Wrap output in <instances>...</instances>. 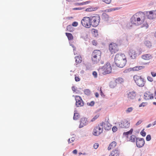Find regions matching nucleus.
Returning a JSON list of instances; mask_svg holds the SVG:
<instances>
[{
	"instance_id": "61",
	"label": "nucleus",
	"mask_w": 156,
	"mask_h": 156,
	"mask_svg": "<svg viewBox=\"0 0 156 156\" xmlns=\"http://www.w3.org/2000/svg\"><path fill=\"white\" fill-rule=\"evenodd\" d=\"M137 77H139V76H137V75H135L133 76V78H137Z\"/></svg>"
},
{
	"instance_id": "15",
	"label": "nucleus",
	"mask_w": 156,
	"mask_h": 156,
	"mask_svg": "<svg viewBox=\"0 0 156 156\" xmlns=\"http://www.w3.org/2000/svg\"><path fill=\"white\" fill-rule=\"evenodd\" d=\"M144 97L146 100L153 99V94L149 91H147L145 93Z\"/></svg>"
},
{
	"instance_id": "44",
	"label": "nucleus",
	"mask_w": 156,
	"mask_h": 156,
	"mask_svg": "<svg viewBox=\"0 0 156 156\" xmlns=\"http://www.w3.org/2000/svg\"><path fill=\"white\" fill-rule=\"evenodd\" d=\"M87 104L88 105L93 106L94 104V101H91L90 103H87Z\"/></svg>"
},
{
	"instance_id": "2",
	"label": "nucleus",
	"mask_w": 156,
	"mask_h": 156,
	"mask_svg": "<svg viewBox=\"0 0 156 156\" xmlns=\"http://www.w3.org/2000/svg\"><path fill=\"white\" fill-rule=\"evenodd\" d=\"M145 20V15L143 13L136 14L133 15L130 19L132 24L139 26L142 24Z\"/></svg>"
},
{
	"instance_id": "11",
	"label": "nucleus",
	"mask_w": 156,
	"mask_h": 156,
	"mask_svg": "<svg viewBox=\"0 0 156 156\" xmlns=\"http://www.w3.org/2000/svg\"><path fill=\"white\" fill-rule=\"evenodd\" d=\"M75 98L76 101V105L77 107H80L83 106V102L80 96H76Z\"/></svg>"
},
{
	"instance_id": "18",
	"label": "nucleus",
	"mask_w": 156,
	"mask_h": 156,
	"mask_svg": "<svg viewBox=\"0 0 156 156\" xmlns=\"http://www.w3.org/2000/svg\"><path fill=\"white\" fill-rule=\"evenodd\" d=\"M87 124V119L85 118H82L81 119L80 121L79 127L81 128Z\"/></svg>"
},
{
	"instance_id": "42",
	"label": "nucleus",
	"mask_w": 156,
	"mask_h": 156,
	"mask_svg": "<svg viewBox=\"0 0 156 156\" xmlns=\"http://www.w3.org/2000/svg\"><path fill=\"white\" fill-rule=\"evenodd\" d=\"M140 134L141 135L143 136H145L146 135V133L144 131V130H142L140 132Z\"/></svg>"
},
{
	"instance_id": "8",
	"label": "nucleus",
	"mask_w": 156,
	"mask_h": 156,
	"mask_svg": "<svg viewBox=\"0 0 156 156\" xmlns=\"http://www.w3.org/2000/svg\"><path fill=\"white\" fill-rule=\"evenodd\" d=\"M102 70L104 71L103 73L104 75L110 73L112 71V68L110 63L107 62L105 64L103 67Z\"/></svg>"
},
{
	"instance_id": "59",
	"label": "nucleus",
	"mask_w": 156,
	"mask_h": 156,
	"mask_svg": "<svg viewBox=\"0 0 156 156\" xmlns=\"http://www.w3.org/2000/svg\"><path fill=\"white\" fill-rule=\"evenodd\" d=\"M80 79H75V80L76 81L78 82L80 80Z\"/></svg>"
},
{
	"instance_id": "48",
	"label": "nucleus",
	"mask_w": 156,
	"mask_h": 156,
	"mask_svg": "<svg viewBox=\"0 0 156 156\" xmlns=\"http://www.w3.org/2000/svg\"><path fill=\"white\" fill-rule=\"evenodd\" d=\"M92 44L94 45H96L97 44V42L96 41L93 40L92 41Z\"/></svg>"
},
{
	"instance_id": "37",
	"label": "nucleus",
	"mask_w": 156,
	"mask_h": 156,
	"mask_svg": "<svg viewBox=\"0 0 156 156\" xmlns=\"http://www.w3.org/2000/svg\"><path fill=\"white\" fill-rule=\"evenodd\" d=\"M99 117V115H95L94 117L91 120V122H93L98 117Z\"/></svg>"
},
{
	"instance_id": "56",
	"label": "nucleus",
	"mask_w": 156,
	"mask_h": 156,
	"mask_svg": "<svg viewBox=\"0 0 156 156\" xmlns=\"http://www.w3.org/2000/svg\"><path fill=\"white\" fill-rule=\"evenodd\" d=\"M66 1L68 2H73V1H76V0H66Z\"/></svg>"
},
{
	"instance_id": "53",
	"label": "nucleus",
	"mask_w": 156,
	"mask_h": 156,
	"mask_svg": "<svg viewBox=\"0 0 156 156\" xmlns=\"http://www.w3.org/2000/svg\"><path fill=\"white\" fill-rule=\"evenodd\" d=\"M77 151L76 150H73V154H77Z\"/></svg>"
},
{
	"instance_id": "33",
	"label": "nucleus",
	"mask_w": 156,
	"mask_h": 156,
	"mask_svg": "<svg viewBox=\"0 0 156 156\" xmlns=\"http://www.w3.org/2000/svg\"><path fill=\"white\" fill-rule=\"evenodd\" d=\"M84 93L85 94L89 95L90 94V91L89 89H86L84 90Z\"/></svg>"
},
{
	"instance_id": "14",
	"label": "nucleus",
	"mask_w": 156,
	"mask_h": 156,
	"mask_svg": "<svg viewBox=\"0 0 156 156\" xmlns=\"http://www.w3.org/2000/svg\"><path fill=\"white\" fill-rule=\"evenodd\" d=\"M147 16L149 19H153L156 18V10L149 11L147 13Z\"/></svg>"
},
{
	"instance_id": "22",
	"label": "nucleus",
	"mask_w": 156,
	"mask_h": 156,
	"mask_svg": "<svg viewBox=\"0 0 156 156\" xmlns=\"http://www.w3.org/2000/svg\"><path fill=\"white\" fill-rule=\"evenodd\" d=\"M144 66H136L132 68V69L134 71H137L144 68Z\"/></svg>"
},
{
	"instance_id": "55",
	"label": "nucleus",
	"mask_w": 156,
	"mask_h": 156,
	"mask_svg": "<svg viewBox=\"0 0 156 156\" xmlns=\"http://www.w3.org/2000/svg\"><path fill=\"white\" fill-rule=\"evenodd\" d=\"M95 95L97 98H98L99 96V94L97 92L96 93H95Z\"/></svg>"
},
{
	"instance_id": "29",
	"label": "nucleus",
	"mask_w": 156,
	"mask_h": 156,
	"mask_svg": "<svg viewBox=\"0 0 156 156\" xmlns=\"http://www.w3.org/2000/svg\"><path fill=\"white\" fill-rule=\"evenodd\" d=\"M144 43L145 44L146 46L148 48H150L151 46V43L149 41H146Z\"/></svg>"
},
{
	"instance_id": "5",
	"label": "nucleus",
	"mask_w": 156,
	"mask_h": 156,
	"mask_svg": "<svg viewBox=\"0 0 156 156\" xmlns=\"http://www.w3.org/2000/svg\"><path fill=\"white\" fill-rule=\"evenodd\" d=\"M90 24L91 26L93 27H97L100 21V17L98 15H95L90 16Z\"/></svg>"
},
{
	"instance_id": "35",
	"label": "nucleus",
	"mask_w": 156,
	"mask_h": 156,
	"mask_svg": "<svg viewBox=\"0 0 156 156\" xmlns=\"http://www.w3.org/2000/svg\"><path fill=\"white\" fill-rule=\"evenodd\" d=\"M133 109V108L132 107L129 108L126 110V112L127 113H129L132 111Z\"/></svg>"
},
{
	"instance_id": "63",
	"label": "nucleus",
	"mask_w": 156,
	"mask_h": 156,
	"mask_svg": "<svg viewBox=\"0 0 156 156\" xmlns=\"http://www.w3.org/2000/svg\"><path fill=\"white\" fill-rule=\"evenodd\" d=\"M153 104L154 105H156V102H153Z\"/></svg>"
},
{
	"instance_id": "38",
	"label": "nucleus",
	"mask_w": 156,
	"mask_h": 156,
	"mask_svg": "<svg viewBox=\"0 0 156 156\" xmlns=\"http://www.w3.org/2000/svg\"><path fill=\"white\" fill-rule=\"evenodd\" d=\"M75 138L74 137H72L70 139H69L68 140L69 143H71L73 142Z\"/></svg>"
},
{
	"instance_id": "30",
	"label": "nucleus",
	"mask_w": 156,
	"mask_h": 156,
	"mask_svg": "<svg viewBox=\"0 0 156 156\" xmlns=\"http://www.w3.org/2000/svg\"><path fill=\"white\" fill-rule=\"evenodd\" d=\"M90 2L89 1H87L85 2H83L82 3H76V5H86L89 4Z\"/></svg>"
},
{
	"instance_id": "20",
	"label": "nucleus",
	"mask_w": 156,
	"mask_h": 156,
	"mask_svg": "<svg viewBox=\"0 0 156 156\" xmlns=\"http://www.w3.org/2000/svg\"><path fill=\"white\" fill-rule=\"evenodd\" d=\"M141 58L145 60H148L151 59L152 56L150 54H147L142 55Z\"/></svg>"
},
{
	"instance_id": "36",
	"label": "nucleus",
	"mask_w": 156,
	"mask_h": 156,
	"mask_svg": "<svg viewBox=\"0 0 156 156\" xmlns=\"http://www.w3.org/2000/svg\"><path fill=\"white\" fill-rule=\"evenodd\" d=\"M149 25L147 22H145L143 25L142 27H145L147 29Z\"/></svg>"
},
{
	"instance_id": "41",
	"label": "nucleus",
	"mask_w": 156,
	"mask_h": 156,
	"mask_svg": "<svg viewBox=\"0 0 156 156\" xmlns=\"http://www.w3.org/2000/svg\"><path fill=\"white\" fill-rule=\"evenodd\" d=\"M112 129L113 132H115L117 131V128L116 126H114L112 128Z\"/></svg>"
},
{
	"instance_id": "24",
	"label": "nucleus",
	"mask_w": 156,
	"mask_h": 156,
	"mask_svg": "<svg viewBox=\"0 0 156 156\" xmlns=\"http://www.w3.org/2000/svg\"><path fill=\"white\" fill-rule=\"evenodd\" d=\"M76 62L77 63H80L82 61V58L80 56H77L75 57Z\"/></svg>"
},
{
	"instance_id": "26",
	"label": "nucleus",
	"mask_w": 156,
	"mask_h": 156,
	"mask_svg": "<svg viewBox=\"0 0 156 156\" xmlns=\"http://www.w3.org/2000/svg\"><path fill=\"white\" fill-rule=\"evenodd\" d=\"M66 30L70 32H72L74 30V28L71 25H69L67 27Z\"/></svg>"
},
{
	"instance_id": "50",
	"label": "nucleus",
	"mask_w": 156,
	"mask_h": 156,
	"mask_svg": "<svg viewBox=\"0 0 156 156\" xmlns=\"http://www.w3.org/2000/svg\"><path fill=\"white\" fill-rule=\"evenodd\" d=\"M72 90L74 92H75L76 91V89L75 87L74 86H73L72 88Z\"/></svg>"
},
{
	"instance_id": "13",
	"label": "nucleus",
	"mask_w": 156,
	"mask_h": 156,
	"mask_svg": "<svg viewBox=\"0 0 156 156\" xmlns=\"http://www.w3.org/2000/svg\"><path fill=\"white\" fill-rule=\"evenodd\" d=\"M134 81L137 85L139 87L144 86L145 83L144 79H135Z\"/></svg>"
},
{
	"instance_id": "47",
	"label": "nucleus",
	"mask_w": 156,
	"mask_h": 156,
	"mask_svg": "<svg viewBox=\"0 0 156 156\" xmlns=\"http://www.w3.org/2000/svg\"><path fill=\"white\" fill-rule=\"evenodd\" d=\"M142 122V121L141 120H140L136 124V126H138Z\"/></svg>"
},
{
	"instance_id": "17",
	"label": "nucleus",
	"mask_w": 156,
	"mask_h": 156,
	"mask_svg": "<svg viewBox=\"0 0 156 156\" xmlns=\"http://www.w3.org/2000/svg\"><path fill=\"white\" fill-rule=\"evenodd\" d=\"M136 95V94L135 92H130L128 93L127 97L129 99H133L135 98Z\"/></svg>"
},
{
	"instance_id": "28",
	"label": "nucleus",
	"mask_w": 156,
	"mask_h": 156,
	"mask_svg": "<svg viewBox=\"0 0 156 156\" xmlns=\"http://www.w3.org/2000/svg\"><path fill=\"white\" fill-rule=\"evenodd\" d=\"M80 117V115L77 112H75L74 114L73 119L74 120H77Z\"/></svg>"
},
{
	"instance_id": "58",
	"label": "nucleus",
	"mask_w": 156,
	"mask_h": 156,
	"mask_svg": "<svg viewBox=\"0 0 156 156\" xmlns=\"http://www.w3.org/2000/svg\"><path fill=\"white\" fill-rule=\"evenodd\" d=\"M151 126V124H150L147 126V128H149V127H150Z\"/></svg>"
},
{
	"instance_id": "1",
	"label": "nucleus",
	"mask_w": 156,
	"mask_h": 156,
	"mask_svg": "<svg viewBox=\"0 0 156 156\" xmlns=\"http://www.w3.org/2000/svg\"><path fill=\"white\" fill-rule=\"evenodd\" d=\"M145 20V15L143 13L136 14L133 15L130 19L132 24L139 26L142 24Z\"/></svg>"
},
{
	"instance_id": "7",
	"label": "nucleus",
	"mask_w": 156,
	"mask_h": 156,
	"mask_svg": "<svg viewBox=\"0 0 156 156\" xmlns=\"http://www.w3.org/2000/svg\"><path fill=\"white\" fill-rule=\"evenodd\" d=\"M82 25L86 28L91 27L90 20V17L85 16L84 17L81 21Z\"/></svg>"
},
{
	"instance_id": "64",
	"label": "nucleus",
	"mask_w": 156,
	"mask_h": 156,
	"mask_svg": "<svg viewBox=\"0 0 156 156\" xmlns=\"http://www.w3.org/2000/svg\"><path fill=\"white\" fill-rule=\"evenodd\" d=\"M112 83V82L110 83V86L111 87H112L111 86V84Z\"/></svg>"
},
{
	"instance_id": "51",
	"label": "nucleus",
	"mask_w": 156,
	"mask_h": 156,
	"mask_svg": "<svg viewBox=\"0 0 156 156\" xmlns=\"http://www.w3.org/2000/svg\"><path fill=\"white\" fill-rule=\"evenodd\" d=\"M151 74L153 77H155L156 76V73H154V72H152L151 73Z\"/></svg>"
},
{
	"instance_id": "31",
	"label": "nucleus",
	"mask_w": 156,
	"mask_h": 156,
	"mask_svg": "<svg viewBox=\"0 0 156 156\" xmlns=\"http://www.w3.org/2000/svg\"><path fill=\"white\" fill-rule=\"evenodd\" d=\"M103 16L104 17V20L106 21H108L109 20V19H111V18H109L108 15L106 14H104Z\"/></svg>"
},
{
	"instance_id": "40",
	"label": "nucleus",
	"mask_w": 156,
	"mask_h": 156,
	"mask_svg": "<svg viewBox=\"0 0 156 156\" xmlns=\"http://www.w3.org/2000/svg\"><path fill=\"white\" fill-rule=\"evenodd\" d=\"M151 137L150 135H148L146 137V140L147 141H149L151 140Z\"/></svg>"
},
{
	"instance_id": "52",
	"label": "nucleus",
	"mask_w": 156,
	"mask_h": 156,
	"mask_svg": "<svg viewBox=\"0 0 156 156\" xmlns=\"http://www.w3.org/2000/svg\"><path fill=\"white\" fill-rule=\"evenodd\" d=\"M145 103L144 102L142 103L141 104L139 105L140 107H141L142 106L144 107L145 106L144 105Z\"/></svg>"
},
{
	"instance_id": "49",
	"label": "nucleus",
	"mask_w": 156,
	"mask_h": 156,
	"mask_svg": "<svg viewBox=\"0 0 156 156\" xmlns=\"http://www.w3.org/2000/svg\"><path fill=\"white\" fill-rule=\"evenodd\" d=\"M93 32L95 33L98 34V31L97 30L95 29H93L92 30Z\"/></svg>"
},
{
	"instance_id": "43",
	"label": "nucleus",
	"mask_w": 156,
	"mask_h": 156,
	"mask_svg": "<svg viewBox=\"0 0 156 156\" xmlns=\"http://www.w3.org/2000/svg\"><path fill=\"white\" fill-rule=\"evenodd\" d=\"M99 146V144H98L97 143H95L94 145V149H97L98 147Z\"/></svg>"
},
{
	"instance_id": "6",
	"label": "nucleus",
	"mask_w": 156,
	"mask_h": 156,
	"mask_svg": "<svg viewBox=\"0 0 156 156\" xmlns=\"http://www.w3.org/2000/svg\"><path fill=\"white\" fill-rule=\"evenodd\" d=\"M103 122L100 123L94 129L93 134L95 136H98L100 135L103 132Z\"/></svg>"
},
{
	"instance_id": "57",
	"label": "nucleus",
	"mask_w": 156,
	"mask_h": 156,
	"mask_svg": "<svg viewBox=\"0 0 156 156\" xmlns=\"http://www.w3.org/2000/svg\"><path fill=\"white\" fill-rule=\"evenodd\" d=\"M147 80L148 81L150 82H152L153 81V79H147Z\"/></svg>"
},
{
	"instance_id": "23",
	"label": "nucleus",
	"mask_w": 156,
	"mask_h": 156,
	"mask_svg": "<svg viewBox=\"0 0 156 156\" xmlns=\"http://www.w3.org/2000/svg\"><path fill=\"white\" fill-rule=\"evenodd\" d=\"M133 129H131L129 131L127 132H124L123 133V135L124 136L126 137H128L129 135L133 133Z\"/></svg>"
},
{
	"instance_id": "9",
	"label": "nucleus",
	"mask_w": 156,
	"mask_h": 156,
	"mask_svg": "<svg viewBox=\"0 0 156 156\" xmlns=\"http://www.w3.org/2000/svg\"><path fill=\"white\" fill-rule=\"evenodd\" d=\"M109 50L112 54L115 53L119 50L117 45L115 43L111 44L109 45Z\"/></svg>"
},
{
	"instance_id": "45",
	"label": "nucleus",
	"mask_w": 156,
	"mask_h": 156,
	"mask_svg": "<svg viewBox=\"0 0 156 156\" xmlns=\"http://www.w3.org/2000/svg\"><path fill=\"white\" fill-rule=\"evenodd\" d=\"M78 25V23L76 22H74L72 24V26H73V27H75L77 26Z\"/></svg>"
},
{
	"instance_id": "19",
	"label": "nucleus",
	"mask_w": 156,
	"mask_h": 156,
	"mask_svg": "<svg viewBox=\"0 0 156 156\" xmlns=\"http://www.w3.org/2000/svg\"><path fill=\"white\" fill-rule=\"evenodd\" d=\"M119 151L115 149L112 151L109 156H119Z\"/></svg>"
},
{
	"instance_id": "46",
	"label": "nucleus",
	"mask_w": 156,
	"mask_h": 156,
	"mask_svg": "<svg viewBox=\"0 0 156 156\" xmlns=\"http://www.w3.org/2000/svg\"><path fill=\"white\" fill-rule=\"evenodd\" d=\"M93 75L94 77H97V72L95 71H94L93 73Z\"/></svg>"
},
{
	"instance_id": "34",
	"label": "nucleus",
	"mask_w": 156,
	"mask_h": 156,
	"mask_svg": "<svg viewBox=\"0 0 156 156\" xmlns=\"http://www.w3.org/2000/svg\"><path fill=\"white\" fill-rule=\"evenodd\" d=\"M105 129L106 130H109L111 129V126L110 125H108V124L104 126Z\"/></svg>"
},
{
	"instance_id": "32",
	"label": "nucleus",
	"mask_w": 156,
	"mask_h": 156,
	"mask_svg": "<svg viewBox=\"0 0 156 156\" xmlns=\"http://www.w3.org/2000/svg\"><path fill=\"white\" fill-rule=\"evenodd\" d=\"M96 8H94V7H90L89 8L87 9H86V11H88V12H91L93 11H95L96 10Z\"/></svg>"
},
{
	"instance_id": "27",
	"label": "nucleus",
	"mask_w": 156,
	"mask_h": 156,
	"mask_svg": "<svg viewBox=\"0 0 156 156\" xmlns=\"http://www.w3.org/2000/svg\"><path fill=\"white\" fill-rule=\"evenodd\" d=\"M66 34L69 40H71L73 39V36L71 33H66Z\"/></svg>"
},
{
	"instance_id": "60",
	"label": "nucleus",
	"mask_w": 156,
	"mask_h": 156,
	"mask_svg": "<svg viewBox=\"0 0 156 156\" xmlns=\"http://www.w3.org/2000/svg\"><path fill=\"white\" fill-rule=\"evenodd\" d=\"M73 10H79L80 9L79 8H76L73 9Z\"/></svg>"
},
{
	"instance_id": "4",
	"label": "nucleus",
	"mask_w": 156,
	"mask_h": 156,
	"mask_svg": "<svg viewBox=\"0 0 156 156\" xmlns=\"http://www.w3.org/2000/svg\"><path fill=\"white\" fill-rule=\"evenodd\" d=\"M101 52L98 50H94L91 55V59L92 62L94 64L98 63L101 59Z\"/></svg>"
},
{
	"instance_id": "16",
	"label": "nucleus",
	"mask_w": 156,
	"mask_h": 156,
	"mask_svg": "<svg viewBox=\"0 0 156 156\" xmlns=\"http://www.w3.org/2000/svg\"><path fill=\"white\" fill-rule=\"evenodd\" d=\"M129 54L131 57L133 59L135 58L137 55L136 52L133 49H131L129 50Z\"/></svg>"
},
{
	"instance_id": "54",
	"label": "nucleus",
	"mask_w": 156,
	"mask_h": 156,
	"mask_svg": "<svg viewBox=\"0 0 156 156\" xmlns=\"http://www.w3.org/2000/svg\"><path fill=\"white\" fill-rule=\"evenodd\" d=\"M100 93H101L100 94H101V95L102 96H103L104 95V94L102 91L101 87V88H100Z\"/></svg>"
},
{
	"instance_id": "21",
	"label": "nucleus",
	"mask_w": 156,
	"mask_h": 156,
	"mask_svg": "<svg viewBox=\"0 0 156 156\" xmlns=\"http://www.w3.org/2000/svg\"><path fill=\"white\" fill-rule=\"evenodd\" d=\"M117 143L115 141H114L112 142L110 144L108 148V150H110L111 149L114 148L116 146Z\"/></svg>"
},
{
	"instance_id": "39",
	"label": "nucleus",
	"mask_w": 156,
	"mask_h": 156,
	"mask_svg": "<svg viewBox=\"0 0 156 156\" xmlns=\"http://www.w3.org/2000/svg\"><path fill=\"white\" fill-rule=\"evenodd\" d=\"M111 0H102L103 2L107 4H110L111 2Z\"/></svg>"
},
{
	"instance_id": "12",
	"label": "nucleus",
	"mask_w": 156,
	"mask_h": 156,
	"mask_svg": "<svg viewBox=\"0 0 156 156\" xmlns=\"http://www.w3.org/2000/svg\"><path fill=\"white\" fill-rule=\"evenodd\" d=\"M145 144L144 140L143 138H137L136 140V146L139 148L143 147Z\"/></svg>"
},
{
	"instance_id": "3",
	"label": "nucleus",
	"mask_w": 156,
	"mask_h": 156,
	"mask_svg": "<svg viewBox=\"0 0 156 156\" xmlns=\"http://www.w3.org/2000/svg\"><path fill=\"white\" fill-rule=\"evenodd\" d=\"M127 62L126 57L124 54H117L115 56V62L116 66L120 68L123 67Z\"/></svg>"
},
{
	"instance_id": "25",
	"label": "nucleus",
	"mask_w": 156,
	"mask_h": 156,
	"mask_svg": "<svg viewBox=\"0 0 156 156\" xmlns=\"http://www.w3.org/2000/svg\"><path fill=\"white\" fill-rule=\"evenodd\" d=\"M137 138L135 135H132L130 137L129 141L131 142H134L135 140H136Z\"/></svg>"
},
{
	"instance_id": "62",
	"label": "nucleus",
	"mask_w": 156,
	"mask_h": 156,
	"mask_svg": "<svg viewBox=\"0 0 156 156\" xmlns=\"http://www.w3.org/2000/svg\"><path fill=\"white\" fill-rule=\"evenodd\" d=\"M156 124V121H154L153 123V125H155Z\"/></svg>"
},
{
	"instance_id": "10",
	"label": "nucleus",
	"mask_w": 156,
	"mask_h": 156,
	"mask_svg": "<svg viewBox=\"0 0 156 156\" xmlns=\"http://www.w3.org/2000/svg\"><path fill=\"white\" fill-rule=\"evenodd\" d=\"M120 128H127L129 126V122L126 119H124L118 123Z\"/></svg>"
}]
</instances>
